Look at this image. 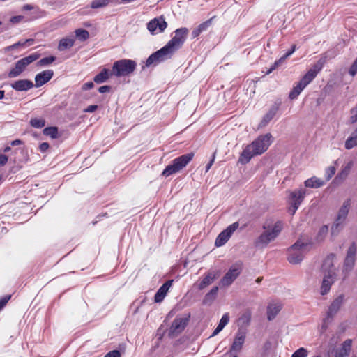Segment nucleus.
Returning a JSON list of instances; mask_svg holds the SVG:
<instances>
[{"label":"nucleus","instance_id":"obj_53","mask_svg":"<svg viewBox=\"0 0 357 357\" xmlns=\"http://www.w3.org/2000/svg\"><path fill=\"white\" fill-rule=\"evenodd\" d=\"M215 152L213 153V154L212 155V158L211 159L209 162L206 165V172H207L210 169L211 166L213 165L214 160H215Z\"/></svg>","mask_w":357,"mask_h":357},{"label":"nucleus","instance_id":"obj_22","mask_svg":"<svg viewBox=\"0 0 357 357\" xmlns=\"http://www.w3.org/2000/svg\"><path fill=\"white\" fill-rule=\"evenodd\" d=\"M352 346V340L347 339L341 344L340 348L336 351L335 357H349Z\"/></svg>","mask_w":357,"mask_h":357},{"label":"nucleus","instance_id":"obj_41","mask_svg":"<svg viewBox=\"0 0 357 357\" xmlns=\"http://www.w3.org/2000/svg\"><path fill=\"white\" fill-rule=\"evenodd\" d=\"M45 121L42 119H32L30 121V124L31 126L36 128H43L45 126Z\"/></svg>","mask_w":357,"mask_h":357},{"label":"nucleus","instance_id":"obj_25","mask_svg":"<svg viewBox=\"0 0 357 357\" xmlns=\"http://www.w3.org/2000/svg\"><path fill=\"white\" fill-rule=\"evenodd\" d=\"M278 110V107L277 105H274L271 107L268 112L264 115L262 120L259 123V127L266 126L275 116Z\"/></svg>","mask_w":357,"mask_h":357},{"label":"nucleus","instance_id":"obj_46","mask_svg":"<svg viewBox=\"0 0 357 357\" xmlns=\"http://www.w3.org/2000/svg\"><path fill=\"white\" fill-rule=\"evenodd\" d=\"M349 73L350 75L354 77L357 73V57L356 59L354 61V63L351 66L349 70Z\"/></svg>","mask_w":357,"mask_h":357},{"label":"nucleus","instance_id":"obj_14","mask_svg":"<svg viewBox=\"0 0 357 357\" xmlns=\"http://www.w3.org/2000/svg\"><path fill=\"white\" fill-rule=\"evenodd\" d=\"M238 226L239 224L238 222H234L220 232L215 239V246L220 247L224 245L228 241L231 234L238 229Z\"/></svg>","mask_w":357,"mask_h":357},{"label":"nucleus","instance_id":"obj_12","mask_svg":"<svg viewBox=\"0 0 357 357\" xmlns=\"http://www.w3.org/2000/svg\"><path fill=\"white\" fill-rule=\"evenodd\" d=\"M242 271L240 264H235L229 268L228 271L220 280V284L222 287H228L238 278Z\"/></svg>","mask_w":357,"mask_h":357},{"label":"nucleus","instance_id":"obj_51","mask_svg":"<svg viewBox=\"0 0 357 357\" xmlns=\"http://www.w3.org/2000/svg\"><path fill=\"white\" fill-rule=\"evenodd\" d=\"M49 147L50 146L47 142H43L39 146V150L40 152L44 153L49 149Z\"/></svg>","mask_w":357,"mask_h":357},{"label":"nucleus","instance_id":"obj_17","mask_svg":"<svg viewBox=\"0 0 357 357\" xmlns=\"http://www.w3.org/2000/svg\"><path fill=\"white\" fill-rule=\"evenodd\" d=\"M306 192L307 190L305 188H300L291 192L290 197L292 199L291 208L293 213L298 208L305 197Z\"/></svg>","mask_w":357,"mask_h":357},{"label":"nucleus","instance_id":"obj_30","mask_svg":"<svg viewBox=\"0 0 357 357\" xmlns=\"http://www.w3.org/2000/svg\"><path fill=\"white\" fill-rule=\"evenodd\" d=\"M33 43H34V40L31 39V38L26 39L23 41H18L16 43H14L11 45H9V46L5 47V51L10 52V51L14 50L17 48H19V47H29V46L33 45Z\"/></svg>","mask_w":357,"mask_h":357},{"label":"nucleus","instance_id":"obj_63","mask_svg":"<svg viewBox=\"0 0 357 357\" xmlns=\"http://www.w3.org/2000/svg\"><path fill=\"white\" fill-rule=\"evenodd\" d=\"M33 8L31 5L30 4H26L23 6V10H32Z\"/></svg>","mask_w":357,"mask_h":357},{"label":"nucleus","instance_id":"obj_43","mask_svg":"<svg viewBox=\"0 0 357 357\" xmlns=\"http://www.w3.org/2000/svg\"><path fill=\"white\" fill-rule=\"evenodd\" d=\"M229 316L228 313H225L222 315L221 319L219 321L218 326H221L222 328L229 323Z\"/></svg>","mask_w":357,"mask_h":357},{"label":"nucleus","instance_id":"obj_19","mask_svg":"<svg viewBox=\"0 0 357 357\" xmlns=\"http://www.w3.org/2000/svg\"><path fill=\"white\" fill-rule=\"evenodd\" d=\"M54 75V72L52 70H46L40 73H38L35 77V86L40 87L49 82Z\"/></svg>","mask_w":357,"mask_h":357},{"label":"nucleus","instance_id":"obj_50","mask_svg":"<svg viewBox=\"0 0 357 357\" xmlns=\"http://www.w3.org/2000/svg\"><path fill=\"white\" fill-rule=\"evenodd\" d=\"M93 86H94L93 83L92 82H89L84 83L82 85V89L83 91H86V90L91 89L92 88H93Z\"/></svg>","mask_w":357,"mask_h":357},{"label":"nucleus","instance_id":"obj_10","mask_svg":"<svg viewBox=\"0 0 357 357\" xmlns=\"http://www.w3.org/2000/svg\"><path fill=\"white\" fill-rule=\"evenodd\" d=\"M189 30L185 27L177 29L174 31V36L168 42L176 51L183 46Z\"/></svg>","mask_w":357,"mask_h":357},{"label":"nucleus","instance_id":"obj_59","mask_svg":"<svg viewBox=\"0 0 357 357\" xmlns=\"http://www.w3.org/2000/svg\"><path fill=\"white\" fill-rule=\"evenodd\" d=\"M223 328L218 326L216 327V328L213 331L212 335H211V337H213V336H215L217 335Z\"/></svg>","mask_w":357,"mask_h":357},{"label":"nucleus","instance_id":"obj_20","mask_svg":"<svg viewBox=\"0 0 357 357\" xmlns=\"http://www.w3.org/2000/svg\"><path fill=\"white\" fill-rule=\"evenodd\" d=\"M172 282L173 280H168L158 289L154 296V301L155 303H160L163 301L172 284Z\"/></svg>","mask_w":357,"mask_h":357},{"label":"nucleus","instance_id":"obj_42","mask_svg":"<svg viewBox=\"0 0 357 357\" xmlns=\"http://www.w3.org/2000/svg\"><path fill=\"white\" fill-rule=\"evenodd\" d=\"M308 351L304 347H301L293 353L291 357H307Z\"/></svg>","mask_w":357,"mask_h":357},{"label":"nucleus","instance_id":"obj_39","mask_svg":"<svg viewBox=\"0 0 357 357\" xmlns=\"http://www.w3.org/2000/svg\"><path fill=\"white\" fill-rule=\"evenodd\" d=\"M333 317L334 316H333L327 312L326 317L324 319L322 324H321V333H324L328 328V326L333 321Z\"/></svg>","mask_w":357,"mask_h":357},{"label":"nucleus","instance_id":"obj_23","mask_svg":"<svg viewBox=\"0 0 357 357\" xmlns=\"http://www.w3.org/2000/svg\"><path fill=\"white\" fill-rule=\"evenodd\" d=\"M218 276V272L215 271H209L208 272L205 277L202 279L200 283L198 284V289L202 290L210 285L213 282V281Z\"/></svg>","mask_w":357,"mask_h":357},{"label":"nucleus","instance_id":"obj_48","mask_svg":"<svg viewBox=\"0 0 357 357\" xmlns=\"http://www.w3.org/2000/svg\"><path fill=\"white\" fill-rule=\"evenodd\" d=\"M11 296H6L5 297L0 299V310H1L8 303V301L10 299Z\"/></svg>","mask_w":357,"mask_h":357},{"label":"nucleus","instance_id":"obj_52","mask_svg":"<svg viewBox=\"0 0 357 357\" xmlns=\"http://www.w3.org/2000/svg\"><path fill=\"white\" fill-rule=\"evenodd\" d=\"M23 19V17L22 15H17L12 17L10 20V22L13 24L19 23L21 22V20Z\"/></svg>","mask_w":357,"mask_h":357},{"label":"nucleus","instance_id":"obj_34","mask_svg":"<svg viewBox=\"0 0 357 357\" xmlns=\"http://www.w3.org/2000/svg\"><path fill=\"white\" fill-rule=\"evenodd\" d=\"M353 161H349L347 162L344 167H342V169L341 172L337 174L336 178H340L341 179H345L347 176L349 175L351 169L353 167Z\"/></svg>","mask_w":357,"mask_h":357},{"label":"nucleus","instance_id":"obj_55","mask_svg":"<svg viewBox=\"0 0 357 357\" xmlns=\"http://www.w3.org/2000/svg\"><path fill=\"white\" fill-rule=\"evenodd\" d=\"M97 108H98V105H89L84 109V112L92 113V112H95L97 109Z\"/></svg>","mask_w":357,"mask_h":357},{"label":"nucleus","instance_id":"obj_35","mask_svg":"<svg viewBox=\"0 0 357 357\" xmlns=\"http://www.w3.org/2000/svg\"><path fill=\"white\" fill-rule=\"evenodd\" d=\"M305 88V86L299 82L289 93V98L291 100L296 99Z\"/></svg>","mask_w":357,"mask_h":357},{"label":"nucleus","instance_id":"obj_58","mask_svg":"<svg viewBox=\"0 0 357 357\" xmlns=\"http://www.w3.org/2000/svg\"><path fill=\"white\" fill-rule=\"evenodd\" d=\"M296 45H293L291 50H289L286 54V56L288 58L289 56H290L295 51H296Z\"/></svg>","mask_w":357,"mask_h":357},{"label":"nucleus","instance_id":"obj_9","mask_svg":"<svg viewBox=\"0 0 357 357\" xmlns=\"http://www.w3.org/2000/svg\"><path fill=\"white\" fill-rule=\"evenodd\" d=\"M326 60L324 58H321L312 67L305 73L301 78L300 82L305 87L316 77L317 74L323 68Z\"/></svg>","mask_w":357,"mask_h":357},{"label":"nucleus","instance_id":"obj_31","mask_svg":"<svg viewBox=\"0 0 357 357\" xmlns=\"http://www.w3.org/2000/svg\"><path fill=\"white\" fill-rule=\"evenodd\" d=\"M218 291V287H213L209 292H208L204 299H203V304L204 305H211L217 296V294Z\"/></svg>","mask_w":357,"mask_h":357},{"label":"nucleus","instance_id":"obj_28","mask_svg":"<svg viewBox=\"0 0 357 357\" xmlns=\"http://www.w3.org/2000/svg\"><path fill=\"white\" fill-rule=\"evenodd\" d=\"M343 301V296L340 295L336 298L328 307V313L335 316L340 310Z\"/></svg>","mask_w":357,"mask_h":357},{"label":"nucleus","instance_id":"obj_3","mask_svg":"<svg viewBox=\"0 0 357 357\" xmlns=\"http://www.w3.org/2000/svg\"><path fill=\"white\" fill-rule=\"evenodd\" d=\"M309 250V244L298 239L287 250V260L290 264H298L302 261Z\"/></svg>","mask_w":357,"mask_h":357},{"label":"nucleus","instance_id":"obj_44","mask_svg":"<svg viewBox=\"0 0 357 357\" xmlns=\"http://www.w3.org/2000/svg\"><path fill=\"white\" fill-rule=\"evenodd\" d=\"M335 168L334 167H328L326 170V181H329L331 177L335 174Z\"/></svg>","mask_w":357,"mask_h":357},{"label":"nucleus","instance_id":"obj_27","mask_svg":"<svg viewBox=\"0 0 357 357\" xmlns=\"http://www.w3.org/2000/svg\"><path fill=\"white\" fill-rule=\"evenodd\" d=\"M325 184V181L316 176H312L307 179L304 182V185L306 188H318L323 186Z\"/></svg>","mask_w":357,"mask_h":357},{"label":"nucleus","instance_id":"obj_36","mask_svg":"<svg viewBox=\"0 0 357 357\" xmlns=\"http://www.w3.org/2000/svg\"><path fill=\"white\" fill-rule=\"evenodd\" d=\"M110 0H93L91 3V8L98 9L106 7L109 5Z\"/></svg>","mask_w":357,"mask_h":357},{"label":"nucleus","instance_id":"obj_7","mask_svg":"<svg viewBox=\"0 0 357 357\" xmlns=\"http://www.w3.org/2000/svg\"><path fill=\"white\" fill-rule=\"evenodd\" d=\"M137 66L135 61L131 59H121L114 63L110 75L116 77L129 75L134 72Z\"/></svg>","mask_w":357,"mask_h":357},{"label":"nucleus","instance_id":"obj_60","mask_svg":"<svg viewBox=\"0 0 357 357\" xmlns=\"http://www.w3.org/2000/svg\"><path fill=\"white\" fill-rule=\"evenodd\" d=\"M278 66V63L275 61L274 63L272 65V66L268 70L266 74L268 75L271 73Z\"/></svg>","mask_w":357,"mask_h":357},{"label":"nucleus","instance_id":"obj_57","mask_svg":"<svg viewBox=\"0 0 357 357\" xmlns=\"http://www.w3.org/2000/svg\"><path fill=\"white\" fill-rule=\"evenodd\" d=\"M201 33L202 31L198 29V27H197L192 31V36L193 38H197Z\"/></svg>","mask_w":357,"mask_h":357},{"label":"nucleus","instance_id":"obj_47","mask_svg":"<svg viewBox=\"0 0 357 357\" xmlns=\"http://www.w3.org/2000/svg\"><path fill=\"white\" fill-rule=\"evenodd\" d=\"M351 121L352 123H355L357 121V105H356V107L355 108H353L351 110Z\"/></svg>","mask_w":357,"mask_h":357},{"label":"nucleus","instance_id":"obj_64","mask_svg":"<svg viewBox=\"0 0 357 357\" xmlns=\"http://www.w3.org/2000/svg\"><path fill=\"white\" fill-rule=\"evenodd\" d=\"M327 231H328V227L326 226H323L321 228L319 233L320 234H326Z\"/></svg>","mask_w":357,"mask_h":357},{"label":"nucleus","instance_id":"obj_40","mask_svg":"<svg viewBox=\"0 0 357 357\" xmlns=\"http://www.w3.org/2000/svg\"><path fill=\"white\" fill-rule=\"evenodd\" d=\"M56 60V57L54 56H50L47 57H45L39 60L37 63L38 66H45L51 64Z\"/></svg>","mask_w":357,"mask_h":357},{"label":"nucleus","instance_id":"obj_6","mask_svg":"<svg viewBox=\"0 0 357 357\" xmlns=\"http://www.w3.org/2000/svg\"><path fill=\"white\" fill-rule=\"evenodd\" d=\"M282 229V222H276L271 229L263 232L255 241V246L259 248L266 247L270 242L275 240Z\"/></svg>","mask_w":357,"mask_h":357},{"label":"nucleus","instance_id":"obj_49","mask_svg":"<svg viewBox=\"0 0 357 357\" xmlns=\"http://www.w3.org/2000/svg\"><path fill=\"white\" fill-rule=\"evenodd\" d=\"M104 357H121V354L118 350H113L108 352Z\"/></svg>","mask_w":357,"mask_h":357},{"label":"nucleus","instance_id":"obj_33","mask_svg":"<svg viewBox=\"0 0 357 357\" xmlns=\"http://www.w3.org/2000/svg\"><path fill=\"white\" fill-rule=\"evenodd\" d=\"M252 314L250 310H247L245 312L241 317L238 319V325L241 326V327H246L248 326L251 320Z\"/></svg>","mask_w":357,"mask_h":357},{"label":"nucleus","instance_id":"obj_62","mask_svg":"<svg viewBox=\"0 0 357 357\" xmlns=\"http://www.w3.org/2000/svg\"><path fill=\"white\" fill-rule=\"evenodd\" d=\"M23 144V142L22 140H20V139L13 140L10 143L11 146H17V145H20V144Z\"/></svg>","mask_w":357,"mask_h":357},{"label":"nucleus","instance_id":"obj_1","mask_svg":"<svg viewBox=\"0 0 357 357\" xmlns=\"http://www.w3.org/2000/svg\"><path fill=\"white\" fill-rule=\"evenodd\" d=\"M273 142L271 133L259 135L251 144L246 146L238 159V162L245 165L255 155H261L268 149Z\"/></svg>","mask_w":357,"mask_h":357},{"label":"nucleus","instance_id":"obj_38","mask_svg":"<svg viewBox=\"0 0 357 357\" xmlns=\"http://www.w3.org/2000/svg\"><path fill=\"white\" fill-rule=\"evenodd\" d=\"M75 33L76 37L81 41H84L89 37V31L83 29H76Z\"/></svg>","mask_w":357,"mask_h":357},{"label":"nucleus","instance_id":"obj_37","mask_svg":"<svg viewBox=\"0 0 357 357\" xmlns=\"http://www.w3.org/2000/svg\"><path fill=\"white\" fill-rule=\"evenodd\" d=\"M43 134L50 136L52 139H56L58 137V128L56 127H47L43 130Z\"/></svg>","mask_w":357,"mask_h":357},{"label":"nucleus","instance_id":"obj_4","mask_svg":"<svg viewBox=\"0 0 357 357\" xmlns=\"http://www.w3.org/2000/svg\"><path fill=\"white\" fill-rule=\"evenodd\" d=\"M176 50L167 43L164 47L159 50L151 54L146 61V66L151 65H156L159 63L163 62L170 58L174 54Z\"/></svg>","mask_w":357,"mask_h":357},{"label":"nucleus","instance_id":"obj_26","mask_svg":"<svg viewBox=\"0 0 357 357\" xmlns=\"http://www.w3.org/2000/svg\"><path fill=\"white\" fill-rule=\"evenodd\" d=\"M282 309L280 303H270L267 307V318L269 321L273 320Z\"/></svg>","mask_w":357,"mask_h":357},{"label":"nucleus","instance_id":"obj_2","mask_svg":"<svg viewBox=\"0 0 357 357\" xmlns=\"http://www.w3.org/2000/svg\"><path fill=\"white\" fill-rule=\"evenodd\" d=\"M334 255L328 256L324 261L321 268L324 278L321 287V295H326L336 279V269L333 264Z\"/></svg>","mask_w":357,"mask_h":357},{"label":"nucleus","instance_id":"obj_29","mask_svg":"<svg viewBox=\"0 0 357 357\" xmlns=\"http://www.w3.org/2000/svg\"><path fill=\"white\" fill-rule=\"evenodd\" d=\"M344 146L348 150L357 146V126L346 140Z\"/></svg>","mask_w":357,"mask_h":357},{"label":"nucleus","instance_id":"obj_54","mask_svg":"<svg viewBox=\"0 0 357 357\" xmlns=\"http://www.w3.org/2000/svg\"><path fill=\"white\" fill-rule=\"evenodd\" d=\"M110 89H111V87L109 86L105 85V86H102L99 87L98 91L100 93H104L109 92L110 91Z\"/></svg>","mask_w":357,"mask_h":357},{"label":"nucleus","instance_id":"obj_21","mask_svg":"<svg viewBox=\"0 0 357 357\" xmlns=\"http://www.w3.org/2000/svg\"><path fill=\"white\" fill-rule=\"evenodd\" d=\"M11 87L17 91H26L33 87V83L29 79H20L11 84Z\"/></svg>","mask_w":357,"mask_h":357},{"label":"nucleus","instance_id":"obj_24","mask_svg":"<svg viewBox=\"0 0 357 357\" xmlns=\"http://www.w3.org/2000/svg\"><path fill=\"white\" fill-rule=\"evenodd\" d=\"M75 38L73 36L63 38L60 40L58 45V50L60 52L70 49L74 45Z\"/></svg>","mask_w":357,"mask_h":357},{"label":"nucleus","instance_id":"obj_32","mask_svg":"<svg viewBox=\"0 0 357 357\" xmlns=\"http://www.w3.org/2000/svg\"><path fill=\"white\" fill-rule=\"evenodd\" d=\"M109 77V70L104 68L100 73L94 77L93 80L96 84H101L106 82Z\"/></svg>","mask_w":357,"mask_h":357},{"label":"nucleus","instance_id":"obj_18","mask_svg":"<svg viewBox=\"0 0 357 357\" xmlns=\"http://www.w3.org/2000/svg\"><path fill=\"white\" fill-rule=\"evenodd\" d=\"M245 337L246 333L244 331L239 329L235 335L234 342L230 347L229 352L232 354L233 352L236 353L240 351L245 343Z\"/></svg>","mask_w":357,"mask_h":357},{"label":"nucleus","instance_id":"obj_15","mask_svg":"<svg viewBox=\"0 0 357 357\" xmlns=\"http://www.w3.org/2000/svg\"><path fill=\"white\" fill-rule=\"evenodd\" d=\"M188 321L189 316L187 317H176L169 328V335L171 337L177 336L185 329Z\"/></svg>","mask_w":357,"mask_h":357},{"label":"nucleus","instance_id":"obj_13","mask_svg":"<svg viewBox=\"0 0 357 357\" xmlns=\"http://www.w3.org/2000/svg\"><path fill=\"white\" fill-rule=\"evenodd\" d=\"M356 246L355 243H352L349 246L344 261L342 271L348 274L354 267L356 261Z\"/></svg>","mask_w":357,"mask_h":357},{"label":"nucleus","instance_id":"obj_45","mask_svg":"<svg viewBox=\"0 0 357 357\" xmlns=\"http://www.w3.org/2000/svg\"><path fill=\"white\" fill-rule=\"evenodd\" d=\"M211 24V19L200 24L197 27L202 31V33L206 31Z\"/></svg>","mask_w":357,"mask_h":357},{"label":"nucleus","instance_id":"obj_5","mask_svg":"<svg viewBox=\"0 0 357 357\" xmlns=\"http://www.w3.org/2000/svg\"><path fill=\"white\" fill-rule=\"evenodd\" d=\"M194 153H190L182 155L172 160L162 172V175L167 177L183 169L193 158Z\"/></svg>","mask_w":357,"mask_h":357},{"label":"nucleus","instance_id":"obj_16","mask_svg":"<svg viewBox=\"0 0 357 357\" xmlns=\"http://www.w3.org/2000/svg\"><path fill=\"white\" fill-rule=\"evenodd\" d=\"M167 27V23L162 16L154 18L147 24V29L152 34L162 33Z\"/></svg>","mask_w":357,"mask_h":357},{"label":"nucleus","instance_id":"obj_61","mask_svg":"<svg viewBox=\"0 0 357 357\" xmlns=\"http://www.w3.org/2000/svg\"><path fill=\"white\" fill-rule=\"evenodd\" d=\"M287 59V57L284 54L282 57H280L278 60L275 61V62L278 63V66H280L283 62H284Z\"/></svg>","mask_w":357,"mask_h":357},{"label":"nucleus","instance_id":"obj_11","mask_svg":"<svg viewBox=\"0 0 357 357\" xmlns=\"http://www.w3.org/2000/svg\"><path fill=\"white\" fill-rule=\"evenodd\" d=\"M351 204V199L348 198L342 204V206L340 208L337 218L335 220L334 225L332 227L333 233L334 232L335 229H337L338 227L344 223L345 221L350 207Z\"/></svg>","mask_w":357,"mask_h":357},{"label":"nucleus","instance_id":"obj_56","mask_svg":"<svg viewBox=\"0 0 357 357\" xmlns=\"http://www.w3.org/2000/svg\"><path fill=\"white\" fill-rule=\"evenodd\" d=\"M8 162V157L6 155L0 154V166H3Z\"/></svg>","mask_w":357,"mask_h":357},{"label":"nucleus","instance_id":"obj_8","mask_svg":"<svg viewBox=\"0 0 357 357\" xmlns=\"http://www.w3.org/2000/svg\"><path fill=\"white\" fill-rule=\"evenodd\" d=\"M40 57V54L34 52L26 57H24L15 63L14 68H13L8 73V77L13 78L21 75L26 68L33 61H36Z\"/></svg>","mask_w":357,"mask_h":357}]
</instances>
